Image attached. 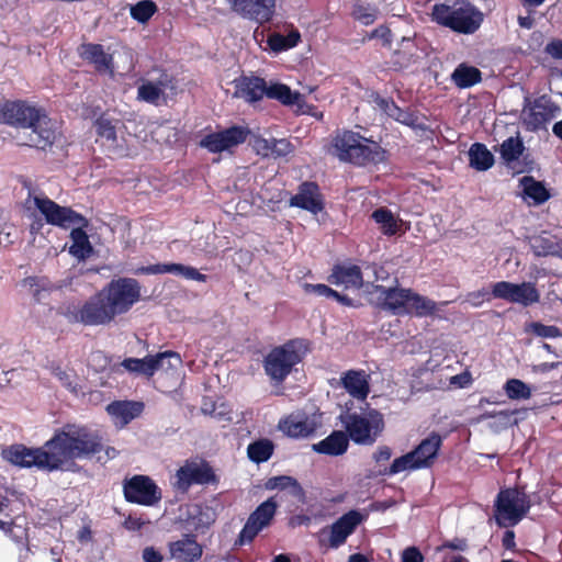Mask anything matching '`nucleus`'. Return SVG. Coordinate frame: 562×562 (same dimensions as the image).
<instances>
[{"instance_id": "obj_58", "label": "nucleus", "mask_w": 562, "mask_h": 562, "mask_svg": "<svg viewBox=\"0 0 562 562\" xmlns=\"http://www.w3.org/2000/svg\"><path fill=\"white\" fill-rule=\"evenodd\" d=\"M273 138L255 137L252 140L254 150L262 157H272Z\"/></svg>"}, {"instance_id": "obj_51", "label": "nucleus", "mask_w": 562, "mask_h": 562, "mask_svg": "<svg viewBox=\"0 0 562 562\" xmlns=\"http://www.w3.org/2000/svg\"><path fill=\"white\" fill-rule=\"evenodd\" d=\"M172 274L179 276L186 280H193L198 282H206L207 276L201 273L198 269L191 266H186L182 263H170V272Z\"/></svg>"}, {"instance_id": "obj_55", "label": "nucleus", "mask_w": 562, "mask_h": 562, "mask_svg": "<svg viewBox=\"0 0 562 562\" xmlns=\"http://www.w3.org/2000/svg\"><path fill=\"white\" fill-rule=\"evenodd\" d=\"M95 127L99 136L111 142H114L116 139V130L110 120L105 117L98 119L95 122Z\"/></svg>"}, {"instance_id": "obj_16", "label": "nucleus", "mask_w": 562, "mask_h": 562, "mask_svg": "<svg viewBox=\"0 0 562 562\" xmlns=\"http://www.w3.org/2000/svg\"><path fill=\"white\" fill-rule=\"evenodd\" d=\"M232 11L260 24L269 22L276 8L274 0H226Z\"/></svg>"}, {"instance_id": "obj_8", "label": "nucleus", "mask_w": 562, "mask_h": 562, "mask_svg": "<svg viewBox=\"0 0 562 562\" xmlns=\"http://www.w3.org/2000/svg\"><path fill=\"white\" fill-rule=\"evenodd\" d=\"M496 521L501 527L516 526L530 509L528 496L517 488L502 490L495 501Z\"/></svg>"}, {"instance_id": "obj_45", "label": "nucleus", "mask_w": 562, "mask_h": 562, "mask_svg": "<svg viewBox=\"0 0 562 562\" xmlns=\"http://www.w3.org/2000/svg\"><path fill=\"white\" fill-rule=\"evenodd\" d=\"M524 149V143L519 137H508L499 146L501 157L507 166L518 160Z\"/></svg>"}, {"instance_id": "obj_54", "label": "nucleus", "mask_w": 562, "mask_h": 562, "mask_svg": "<svg viewBox=\"0 0 562 562\" xmlns=\"http://www.w3.org/2000/svg\"><path fill=\"white\" fill-rule=\"evenodd\" d=\"M52 374L58 379L64 387H66L71 393H78V383L77 376L71 371H66L60 367H52Z\"/></svg>"}, {"instance_id": "obj_62", "label": "nucleus", "mask_w": 562, "mask_h": 562, "mask_svg": "<svg viewBox=\"0 0 562 562\" xmlns=\"http://www.w3.org/2000/svg\"><path fill=\"white\" fill-rule=\"evenodd\" d=\"M424 557L415 547H409L403 551L402 562H423Z\"/></svg>"}, {"instance_id": "obj_64", "label": "nucleus", "mask_w": 562, "mask_h": 562, "mask_svg": "<svg viewBox=\"0 0 562 562\" xmlns=\"http://www.w3.org/2000/svg\"><path fill=\"white\" fill-rule=\"evenodd\" d=\"M470 383H471V376L467 372L456 374L450 378V384L454 385L457 387H465V386L470 385Z\"/></svg>"}, {"instance_id": "obj_14", "label": "nucleus", "mask_w": 562, "mask_h": 562, "mask_svg": "<svg viewBox=\"0 0 562 562\" xmlns=\"http://www.w3.org/2000/svg\"><path fill=\"white\" fill-rule=\"evenodd\" d=\"M277 507L278 504L273 497L261 503L248 517L239 533L238 542L240 544L251 542L263 528L270 525L276 515Z\"/></svg>"}, {"instance_id": "obj_39", "label": "nucleus", "mask_w": 562, "mask_h": 562, "mask_svg": "<svg viewBox=\"0 0 562 562\" xmlns=\"http://www.w3.org/2000/svg\"><path fill=\"white\" fill-rule=\"evenodd\" d=\"M274 450L273 442L269 439H258L247 447V457L254 463H262L268 461Z\"/></svg>"}, {"instance_id": "obj_42", "label": "nucleus", "mask_w": 562, "mask_h": 562, "mask_svg": "<svg viewBox=\"0 0 562 562\" xmlns=\"http://www.w3.org/2000/svg\"><path fill=\"white\" fill-rule=\"evenodd\" d=\"M451 77L457 87L469 88L481 81V71L472 66L460 65Z\"/></svg>"}, {"instance_id": "obj_9", "label": "nucleus", "mask_w": 562, "mask_h": 562, "mask_svg": "<svg viewBox=\"0 0 562 562\" xmlns=\"http://www.w3.org/2000/svg\"><path fill=\"white\" fill-rule=\"evenodd\" d=\"M66 316L69 321L86 326L108 325L115 318L101 290L89 297L81 306L68 307Z\"/></svg>"}, {"instance_id": "obj_61", "label": "nucleus", "mask_w": 562, "mask_h": 562, "mask_svg": "<svg viewBox=\"0 0 562 562\" xmlns=\"http://www.w3.org/2000/svg\"><path fill=\"white\" fill-rule=\"evenodd\" d=\"M142 558L144 562H162L164 557L155 547H146L143 549Z\"/></svg>"}, {"instance_id": "obj_37", "label": "nucleus", "mask_w": 562, "mask_h": 562, "mask_svg": "<svg viewBox=\"0 0 562 562\" xmlns=\"http://www.w3.org/2000/svg\"><path fill=\"white\" fill-rule=\"evenodd\" d=\"M437 311V303L427 296H423L414 291L411 292L408 299V315L417 317H426L432 315Z\"/></svg>"}, {"instance_id": "obj_44", "label": "nucleus", "mask_w": 562, "mask_h": 562, "mask_svg": "<svg viewBox=\"0 0 562 562\" xmlns=\"http://www.w3.org/2000/svg\"><path fill=\"white\" fill-rule=\"evenodd\" d=\"M301 35L299 31L293 30L288 35L274 33L268 37V45L271 50L280 53L293 48L300 42Z\"/></svg>"}, {"instance_id": "obj_28", "label": "nucleus", "mask_w": 562, "mask_h": 562, "mask_svg": "<svg viewBox=\"0 0 562 562\" xmlns=\"http://www.w3.org/2000/svg\"><path fill=\"white\" fill-rule=\"evenodd\" d=\"M80 55L83 59L93 64L99 72L113 74V59L100 44H85L81 46Z\"/></svg>"}, {"instance_id": "obj_49", "label": "nucleus", "mask_w": 562, "mask_h": 562, "mask_svg": "<svg viewBox=\"0 0 562 562\" xmlns=\"http://www.w3.org/2000/svg\"><path fill=\"white\" fill-rule=\"evenodd\" d=\"M379 10L375 5L358 1L353 5L352 16L363 25H371L376 20Z\"/></svg>"}, {"instance_id": "obj_11", "label": "nucleus", "mask_w": 562, "mask_h": 562, "mask_svg": "<svg viewBox=\"0 0 562 562\" xmlns=\"http://www.w3.org/2000/svg\"><path fill=\"white\" fill-rule=\"evenodd\" d=\"M125 499L143 506H154L161 499V491L157 484L146 475H134L123 484Z\"/></svg>"}, {"instance_id": "obj_56", "label": "nucleus", "mask_w": 562, "mask_h": 562, "mask_svg": "<svg viewBox=\"0 0 562 562\" xmlns=\"http://www.w3.org/2000/svg\"><path fill=\"white\" fill-rule=\"evenodd\" d=\"M491 296H493L492 292L483 288L469 292L465 295L464 302L469 303L472 307H480L485 301H490Z\"/></svg>"}, {"instance_id": "obj_43", "label": "nucleus", "mask_w": 562, "mask_h": 562, "mask_svg": "<svg viewBox=\"0 0 562 562\" xmlns=\"http://www.w3.org/2000/svg\"><path fill=\"white\" fill-rule=\"evenodd\" d=\"M23 286L27 288L36 302L44 301L54 285L46 278L29 277L23 280Z\"/></svg>"}, {"instance_id": "obj_41", "label": "nucleus", "mask_w": 562, "mask_h": 562, "mask_svg": "<svg viewBox=\"0 0 562 562\" xmlns=\"http://www.w3.org/2000/svg\"><path fill=\"white\" fill-rule=\"evenodd\" d=\"M121 366L128 372L136 375H144L150 378L155 374V362L153 356H147L143 359L126 358L122 361Z\"/></svg>"}, {"instance_id": "obj_19", "label": "nucleus", "mask_w": 562, "mask_h": 562, "mask_svg": "<svg viewBox=\"0 0 562 562\" xmlns=\"http://www.w3.org/2000/svg\"><path fill=\"white\" fill-rule=\"evenodd\" d=\"M172 80L166 71H159L158 77L143 79L137 88V98L140 101L158 105L165 99L166 90L172 89Z\"/></svg>"}, {"instance_id": "obj_32", "label": "nucleus", "mask_w": 562, "mask_h": 562, "mask_svg": "<svg viewBox=\"0 0 562 562\" xmlns=\"http://www.w3.org/2000/svg\"><path fill=\"white\" fill-rule=\"evenodd\" d=\"M376 106L389 117L411 127H418V117L406 110L401 109L392 99L376 97L374 99Z\"/></svg>"}, {"instance_id": "obj_15", "label": "nucleus", "mask_w": 562, "mask_h": 562, "mask_svg": "<svg viewBox=\"0 0 562 562\" xmlns=\"http://www.w3.org/2000/svg\"><path fill=\"white\" fill-rule=\"evenodd\" d=\"M249 134V130L243 126H232L220 132L205 135L200 146L211 153H222L243 144Z\"/></svg>"}, {"instance_id": "obj_59", "label": "nucleus", "mask_w": 562, "mask_h": 562, "mask_svg": "<svg viewBox=\"0 0 562 562\" xmlns=\"http://www.w3.org/2000/svg\"><path fill=\"white\" fill-rule=\"evenodd\" d=\"M271 144H272V157H274V158L284 157V156L289 155L290 153H292V150H293L292 144L289 140H286L285 138H281V139L273 138V143H271Z\"/></svg>"}, {"instance_id": "obj_63", "label": "nucleus", "mask_w": 562, "mask_h": 562, "mask_svg": "<svg viewBox=\"0 0 562 562\" xmlns=\"http://www.w3.org/2000/svg\"><path fill=\"white\" fill-rule=\"evenodd\" d=\"M546 53L555 59H562V41H552L547 44Z\"/></svg>"}, {"instance_id": "obj_26", "label": "nucleus", "mask_w": 562, "mask_h": 562, "mask_svg": "<svg viewBox=\"0 0 562 562\" xmlns=\"http://www.w3.org/2000/svg\"><path fill=\"white\" fill-rule=\"evenodd\" d=\"M144 405L139 402L117 401L106 406V412L119 427L126 426L136 418L143 411Z\"/></svg>"}, {"instance_id": "obj_34", "label": "nucleus", "mask_w": 562, "mask_h": 562, "mask_svg": "<svg viewBox=\"0 0 562 562\" xmlns=\"http://www.w3.org/2000/svg\"><path fill=\"white\" fill-rule=\"evenodd\" d=\"M470 167L477 171H486L494 165V156L482 143L471 145L469 151Z\"/></svg>"}, {"instance_id": "obj_22", "label": "nucleus", "mask_w": 562, "mask_h": 562, "mask_svg": "<svg viewBox=\"0 0 562 562\" xmlns=\"http://www.w3.org/2000/svg\"><path fill=\"white\" fill-rule=\"evenodd\" d=\"M181 521L188 533L204 532L215 521V513L207 506L192 504L187 507Z\"/></svg>"}, {"instance_id": "obj_1", "label": "nucleus", "mask_w": 562, "mask_h": 562, "mask_svg": "<svg viewBox=\"0 0 562 562\" xmlns=\"http://www.w3.org/2000/svg\"><path fill=\"white\" fill-rule=\"evenodd\" d=\"M102 449L98 432L86 426L65 425L41 448L13 445L2 451V457L20 468L42 471L68 470L75 459L88 458Z\"/></svg>"}, {"instance_id": "obj_25", "label": "nucleus", "mask_w": 562, "mask_h": 562, "mask_svg": "<svg viewBox=\"0 0 562 562\" xmlns=\"http://www.w3.org/2000/svg\"><path fill=\"white\" fill-rule=\"evenodd\" d=\"M335 285H344L346 289H359L363 284V276L356 265H336L328 278Z\"/></svg>"}, {"instance_id": "obj_52", "label": "nucleus", "mask_w": 562, "mask_h": 562, "mask_svg": "<svg viewBox=\"0 0 562 562\" xmlns=\"http://www.w3.org/2000/svg\"><path fill=\"white\" fill-rule=\"evenodd\" d=\"M419 464L416 462L415 458L411 452L396 458L387 471L384 472V474L387 475H395L406 470H417L420 469L418 467Z\"/></svg>"}, {"instance_id": "obj_20", "label": "nucleus", "mask_w": 562, "mask_h": 562, "mask_svg": "<svg viewBox=\"0 0 562 562\" xmlns=\"http://www.w3.org/2000/svg\"><path fill=\"white\" fill-rule=\"evenodd\" d=\"M213 479V473L206 464L187 462L176 473L173 485L186 492L193 484H206Z\"/></svg>"}, {"instance_id": "obj_7", "label": "nucleus", "mask_w": 562, "mask_h": 562, "mask_svg": "<svg viewBox=\"0 0 562 562\" xmlns=\"http://www.w3.org/2000/svg\"><path fill=\"white\" fill-rule=\"evenodd\" d=\"M140 283L134 278H117L109 282L101 291L114 316L127 313L142 296Z\"/></svg>"}, {"instance_id": "obj_31", "label": "nucleus", "mask_w": 562, "mask_h": 562, "mask_svg": "<svg viewBox=\"0 0 562 562\" xmlns=\"http://www.w3.org/2000/svg\"><path fill=\"white\" fill-rule=\"evenodd\" d=\"M349 447V437L341 430L333 431L328 437L313 445V450L327 456H341Z\"/></svg>"}, {"instance_id": "obj_18", "label": "nucleus", "mask_w": 562, "mask_h": 562, "mask_svg": "<svg viewBox=\"0 0 562 562\" xmlns=\"http://www.w3.org/2000/svg\"><path fill=\"white\" fill-rule=\"evenodd\" d=\"M322 426V414H292L280 423V429L291 438H306Z\"/></svg>"}, {"instance_id": "obj_5", "label": "nucleus", "mask_w": 562, "mask_h": 562, "mask_svg": "<svg viewBox=\"0 0 562 562\" xmlns=\"http://www.w3.org/2000/svg\"><path fill=\"white\" fill-rule=\"evenodd\" d=\"M432 20L456 33L473 34L482 25L484 14L470 2H456L435 4L431 13Z\"/></svg>"}, {"instance_id": "obj_40", "label": "nucleus", "mask_w": 562, "mask_h": 562, "mask_svg": "<svg viewBox=\"0 0 562 562\" xmlns=\"http://www.w3.org/2000/svg\"><path fill=\"white\" fill-rule=\"evenodd\" d=\"M413 46L414 44L412 37H402L400 44L401 48L395 50L391 58V65L394 69H403L412 64L414 57Z\"/></svg>"}, {"instance_id": "obj_30", "label": "nucleus", "mask_w": 562, "mask_h": 562, "mask_svg": "<svg viewBox=\"0 0 562 562\" xmlns=\"http://www.w3.org/2000/svg\"><path fill=\"white\" fill-rule=\"evenodd\" d=\"M265 79L259 77H244L236 83V95L249 103L257 102L266 95Z\"/></svg>"}, {"instance_id": "obj_36", "label": "nucleus", "mask_w": 562, "mask_h": 562, "mask_svg": "<svg viewBox=\"0 0 562 562\" xmlns=\"http://www.w3.org/2000/svg\"><path fill=\"white\" fill-rule=\"evenodd\" d=\"M83 225H78L70 233L72 245L69 248V252L79 260L89 258L93 251V248L89 241L87 233L82 229Z\"/></svg>"}, {"instance_id": "obj_46", "label": "nucleus", "mask_w": 562, "mask_h": 562, "mask_svg": "<svg viewBox=\"0 0 562 562\" xmlns=\"http://www.w3.org/2000/svg\"><path fill=\"white\" fill-rule=\"evenodd\" d=\"M371 216L375 223L379 224L384 235L391 236L396 234L398 227L397 221L390 210L385 207L376 209Z\"/></svg>"}, {"instance_id": "obj_13", "label": "nucleus", "mask_w": 562, "mask_h": 562, "mask_svg": "<svg viewBox=\"0 0 562 562\" xmlns=\"http://www.w3.org/2000/svg\"><path fill=\"white\" fill-rule=\"evenodd\" d=\"M492 295L493 297L506 300L522 306H529L533 303H538L540 300V294L531 282L516 284L508 281H499L493 284Z\"/></svg>"}, {"instance_id": "obj_57", "label": "nucleus", "mask_w": 562, "mask_h": 562, "mask_svg": "<svg viewBox=\"0 0 562 562\" xmlns=\"http://www.w3.org/2000/svg\"><path fill=\"white\" fill-rule=\"evenodd\" d=\"M303 288L306 293H313L317 296H325V297H340V293L333 290L331 288L327 286L326 284H311V283H304Z\"/></svg>"}, {"instance_id": "obj_10", "label": "nucleus", "mask_w": 562, "mask_h": 562, "mask_svg": "<svg viewBox=\"0 0 562 562\" xmlns=\"http://www.w3.org/2000/svg\"><path fill=\"white\" fill-rule=\"evenodd\" d=\"M367 515L352 509L339 517L333 525L325 527L317 533L321 547L338 549L347 541Z\"/></svg>"}, {"instance_id": "obj_23", "label": "nucleus", "mask_w": 562, "mask_h": 562, "mask_svg": "<svg viewBox=\"0 0 562 562\" xmlns=\"http://www.w3.org/2000/svg\"><path fill=\"white\" fill-rule=\"evenodd\" d=\"M375 289L380 292V300H382V306L385 310L391 311L395 315H405L407 313L411 289L385 288L382 285H376Z\"/></svg>"}, {"instance_id": "obj_35", "label": "nucleus", "mask_w": 562, "mask_h": 562, "mask_svg": "<svg viewBox=\"0 0 562 562\" xmlns=\"http://www.w3.org/2000/svg\"><path fill=\"white\" fill-rule=\"evenodd\" d=\"M267 490L288 491L289 494L299 501L305 498V492L299 481L292 476L280 475L270 477L266 483Z\"/></svg>"}, {"instance_id": "obj_27", "label": "nucleus", "mask_w": 562, "mask_h": 562, "mask_svg": "<svg viewBox=\"0 0 562 562\" xmlns=\"http://www.w3.org/2000/svg\"><path fill=\"white\" fill-rule=\"evenodd\" d=\"M369 379L363 370H349L341 376V384L352 397L364 401L370 392Z\"/></svg>"}, {"instance_id": "obj_4", "label": "nucleus", "mask_w": 562, "mask_h": 562, "mask_svg": "<svg viewBox=\"0 0 562 562\" xmlns=\"http://www.w3.org/2000/svg\"><path fill=\"white\" fill-rule=\"evenodd\" d=\"M308 351V341L296 338L272 348L263 358L265 373L270 381L279 385L285 381L293 368L300 363Z\"/></svg>"}, {"instance_id": "obj_50", "label": "nucleus", "mask_w": 562, "mask_h": 562, "mask_svg": "<svg viewBox=\"0 0 562 562\" xmlns=\"http://www.w3.org/2000/svg\"><path fill=\"white\" fill-rule=\"evenodd\" d=\"M156 4L150 0H143L131 7V16L139 23H146L156 12Z\"/></svg>"}, {"instance_id": "obj_24", "label": "nucleus", "mask_w": 562, "mask_h": 562, "mask_svg": "<svg viewBox=\"0 0 562 562\" xmlns=\"http://www.w3.org/2000/svg\"><path fill=\"white\" fill-rule=\"evenodd\" d=\"M290 205L317 214L323 210L318 186L315 182H303L299 191L290 199Z\"/></svg>"}, {"instance_id": "obj_48", "label": "nucleus", "mask_w": 562, "mask_h": 562, "mask_svg": "<svg viewBox=\"0 0 562 562\" xmlns=\"http://www.w3.org/2000/svg\"><path fill=\"white\" fill-rule=\"evenodd\" d=\"M504 391L507 397L514 401L529 400L532 395L529 385L519 379L507 380L504 385Z\"/></svg>"}, {"instance_id": "obj_38", "label": "nucleus", "mask_w": 562, "mask_h": 562, "mask_svg": "<svg viewBox=\"0 0 562 562\" xmlns=\"http://www.w3.org/2000/svg\"><path fill=\"white\" fill-rule=\"evenodd\" d=\"M266 97L278 100L284 105L299 104L301 101L299 92H293L286 85L278 82L270 86L266 85Z\"/></svg>"}, {"instance_id": "obj_33", "label": "nucleus", "mask_w": 562, "mask_h": 562, "mask_svg": "<svg viewBox=\"0 0 562 562\" xmlns=\"http://www.w3.org/2000/svg\"><path fill=\"white\" fill-rule=\"evenodd\" d=\"M520 187L522 188V196L527 201H531L533 205H540L547 202L551 194L544 184L537 181L531 176H524L519 180Z\"/></svg>"}, {"instance_id": "obj_29", "label": "nucleus", "mask_w": 562, "mask_h": 562, "mask_svg": "<svg viewBox=\"0 0 562 562\" xmlns=\"http://www.w3.org/2000/svg\"><path fill=\"white\" fill-rule=\"evenodd\" d=\"M441 446V437L438 434L432 432L413 450L411 453L415 458L418 467L427 468L436 459L438 450Z\"/></svg>"}, {"instance_id": "obj_21", "label": "nucleus", "mask_w": 562, "mask_h": 562, "mask_svg": "<svg viewBox=\"0 0 562 562\" xmlns=\"http://www.w3.org/2000/svg\"><path fill=\"white\" fill-rule=\"evenodd\" d=\"M170 559L180 562H196L203 554V547L196 541L195 535L184 533L181 539L168 543Z\"/></svg>"}, {"instance_id": "obj_2", "label": "nucleus", "mask_w": 562, "mask_h": 562, "mask_svg": "<svg viewBox=\"0 0 562 562\" xmlns=\"http://www.w3.org/2000/svg\"><path fill=\"white\" fill-rule=\"evenodd\" d=\"M0 123L22 130V144L46 149L57 137L56 122L46 112L25 101H5L0 103Z\"/></svg>"}, {"instance_id": "obj_6", "label": "nucleus", "mask_w": 562, "mask_h": 562, "mask_svg": "<svg viewBox=\"0 0 562 562\" xmlns=\"http://www.w3.org/2000/svg\"><path fill=\"white\" fill-rule=\"evenodd\" d=\"M339 419L349 439L357 445H373L384 429L383 416L376 409L361 413L347 411L340 414Z\"/></svg>"}, {"instance_id": "obj_60", "label": "nucleus", "mask_w": 562, "mask_h": 562, "mask_svg": "<svg viewBox=\"0 0 562 562\" xmlns=\"http://www.w3.org/2000/svg\"><path fill=\"white\" fill-rule=\"evenodd\" d=\"M170 272V263H156L138 268L136 274H162Z\"/></svg>"}, {"instance_id": "obj_17", "label": "nucleus", "mask_w": 562, "mask_h": 562, "mask_svg": "<svg viewBox=\"0 0 562 562\" xmlns=\"http://www.w3.org/2000/svg\"><path fill=\"white\" fill-rule=\"evenodd\" d=\"M560 106L552 102L546 95L535 100L533 104L525 112L524 124L528 131H539L553 120L559 112Z\"/></svg>"}, {"instance_id": "obj_47", "label": "nucleus", "mask_w": 562, "mask_h": 562, "mask_svg": "<svg viewBox=\"0 0 562 562\" xmlns=\"http://www.w3.org/2000/svg\"><path fill=\"white\" fill-rule=\"evenodd\" d=\"M153 359L155 362V373L159 370L165 372L176 370L182 363L180 355L175 351L158 352L157 355L153 356Z\"/></svg>"}, {"instance_id": "obj_3", "label": "nucleus", "mask_w": 562, "mask_h": 562, "mask_svg": "<svg viewBox=\"0 0 562 562\" xmlns=\"http://www.w3.org/2000/svg\"><path fill=\"white\" fill-rule=\"evenodd\" d=\"M333 147L339 160L356 166L378 165L386 159V151L378 143L351 131L337 134Z\"/></svg>"}, {"instance_id": "obj_12", "label": "nucleus", "mask_w": 562, "mask_h": 562, "mask_svg": "<svg viewBox=\"0 0 562 562\" xmlns=\"http://www.w3.org/2000/svg\"><path fill=\"white\" fill-rule=\"evenodd\" d=\"M33 200L36 209L44 215L48 224L63 228H68L71 225L87 224L83 216L69 207L58 205L47 196L35 195Z\"/></svg>"}, {"instance_id": "obj_53", "label": "nucleus", "mask_w": 562, "mask_h": 562, "mask_svg": "<svg viewBox=\"0 0 562 562\" xmlns=\"http://www.w3.org/2000/svg\"><path fill=\"white\" fill-rule=\"evenodd\" d=\"M525 330L527 333H532L541 338H557L562 336L559 327L553 325H544L539 322H532L528 324Z\"/></svg>"}]
</instances>
